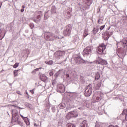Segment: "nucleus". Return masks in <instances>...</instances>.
<instances>
[{
    "instance_id": "72a5a7b5",
    "label": "nucleus",
    "mask_w": 127,
    "mask_h": 127,
    "mask_svg": "<svg viewBox=\"0 0 127 127\" xmlns=\"http://www.w3.org/2000/svg\"><path fill=\"white\" fill-rule=\"evenodd\" d=\"M103 28H105V25L101 26L100 28V30H103Z\"/></svg>"
},
{
    "instance_id": "79ce46f5",
    "label": "nucleus",
    "mask_w": 127,
    "mask_h": 127,
    "mask_svg": "<svg viewBox=\"0 0 127 127\" xmlns=\"http://www.w3.org/2000/svg\"><path fill=\"white\" fill-rule=\"evenodd\" d=\"M23 11H24V9H21V12H23Z\"/></svg>"
},
{
    "instance_id": "bb28decb",
    "label": "nucleus",
    "mask_w": 127,
    "mask_h": 127,
    "mask_svg": "<svg viewBox=\"0 0 127 127\" xmlns=\"http://www.w3.org/2000/svg\"><path fill=\"white\" fill-rule=\"evenodd\" d=\"M98 31H99V29H98L97 28H94L93 30V34H96V33H97V32H98Z\"/></svg>"
},
{
    "instance_id": "49530a36",
    "label": "nucleus",
    "mask_w": 127,
    "mask_h": 127,
    "mask_svg": "<svg viewBox=\"0 0 127 127\" xmlns=\"http://www.w3.org/2000/svg\"><path fill=\"white\" fill-rule=\"evenodd\" d=\"M54 12L55 13V12H56V10H55V9H54Z\"/></svg>"
},
{
    "instance_id": "f8f14e48",
    "label": "nucleus",
    "mask_w": 127,
    "mask_h": 127,
    "mask_svg": "<svg viewBox=\"0 0 127 127\" xmlns=\"http://www.w3.org/2000/svg\"><path fill=\"white\" fill-rule=\"evenodd\" d=\"M20 116L21 117V118H22L23 120H24V121L26 123V125H27V126H29L30 123H29L28 118H27V117H23V116H22L21 114H20Z\"/></svg>"
},
{
    "instance_id": "393cba45",
    "label": "nucleus",
    "mask_w": 127,
    "mask_h": 127,
    "mask_svg": "<svg viewBox=\"0 0 127 127\" xmlns=\"http://www.w3.org/2000/svg\"><path fill=\"white\" fill-rule=\"evenodd\" d=\"M19 70H14L13 71L14 77H17L18 76V71Z\"/></svg>"
},
{
    "instance_id": "f704fd0d",
    "label": "nucleus",
    "mask_w": 127,
    "mask_h": 127,
    "mask_svg": "<svg viewBox=\"0 0 127 127\" xmlns=\"http://www.w3.org/2000/svg\"><path fill=\"white\" fill-rule=\"evenodd\" d=\"M49 75H50V76H53V71H51L49 73Z\"/></svg>"
},
{
    "instance_id": "ea45409f",
    "label": "nucleus",
    "mask_w": 127,
    "mask_h": 127,
    "mask_svg": "<svg viewBox=\"0 0 127 127\" xmlns=\"http://www.w3.org/2000/svg\"><path fill=\"white\" fill-rule=\"evenodd\" d=\"M32 74H35L36 73V71H35V70H34L33 71H32Z\"/></svg>"
},
{
    "instance_id": "2eb2a0df",
    "label": "nucleus",
    "mask_w": 127,
    "mask_h": 127,
    "mask_svg": "<svg viewBox=\"0 0 127 127\" xmlns=\"http://www.w3.org/2000/svg\"><path fill=\"white\" fill-rule=\"evenodd\" d=\"M85 3L88 6H90L93 3V0H85Z\"/></svg>"
},
{
    "instance_id": "6e6552de",
    "label": "nucleus",
    "mask_w": 127,
    "mask_h": 127,
    "mask_svg": "<svg viewBox=\"0 0 127 127\" xmlns=\"http://www.w3.org/2000/svg\"><path fill=\"white\" fill-rule=\"evenodd\" d=\"M75 60H76V63H77L78 64H81L82 63H85V60H83L80 57L76 58Z\"/></svg>"
},
{
    "instance_id": "dca6fc26",
    "label": "nucleus",
    "mask_w": 127,
    "mask_h": 127,
    "mask_svg": "<svg viewBox=\"0 0 127 127\" xmlns=\"http://www.w3.org/2000/svg\"><path fill=\"white\" fill-rule=\"evenodd\" d=\"M122 115L125 116V120L126 121H127V109H124L123 111Z\"/></svg>"
},
{
    "instance_id": "de8ad7c7",
    "label": "nucleus",
    "mask_w": 127,
    "mask_h": 127,
    "mask_svg": "<svg viewBox=\"0 0 127 127\" xmlns=\"http://www.w3.org/2000/svg\"><path fill=\"white\" fill-rule=\"evenodd\" d=\"M51 11L52 12L53 11V9H51Z\"/></svg>"
},
{
    "instance_id": "4c0bfd02",
    "label": "nucleus",
    "mask_w": 127,
    "mask_h": 127,
    "mask_svg": "<svg viewBox=\"0 0 127 127\" xmlns=\"http://www.w3.org/2000/svg\"><path fill=\"white\" fill-rule=\"evenodd\" d=\"M17 94H18V95H21V92H20L19 91H17Z\"/></svg>"
},
{
    "instance_id": "c756f323",
    "label": "nucleus",
    "mask_w": 127,
    "mask_h": 127,
    "mask_svg": "<svg viewBox=\"0 0 127 127\" xmlns=\"http://www.w3.org/2000/svg\"><path fill=\"white\" fill-rule=\"evenodd\" d=\"M100 79V75L99 74H97L95 76L96 81H98Z\"/></svg>"
},
{
    "instance_id": "a19ab883",
    "label": "nucleus",
    "mask_w": 127,
    "mask_h": 127,
    "mask_svg": "<svg viewBox=\"0 0 127 127\" xmlns=\"http://www.w3.org/2000/svg\"><path fill=\"white\" fill-rule=\"evenodd\" d=\"M26 95L28 96V98L29 99V95H28V93L26 92Z\"/></svg>"
},
{
    "instance_id": "20e7f679",
    "label": "nucleus",
    "mask_w": 127,
    "mask_h": 127,
    "mask_svg": "<svg viewBox=\"0 0 127 127\" xmlns=\"http://www.w3.org/2000/svg\"><path fill=\"white\" fill-rule=\"evenodd\" d=\"M93 49V47H86L83 51V55L84 56H88L89 54L92 53V50Z\"/></svg>"
},
{
    "instance_id": "c03bdc74",
    "label": "nucleus",
    "mask_w": 127,
    "mask_h": 127,
    "mask_svg": "<svg viewBox=\"0 0 127 127\" xmlns=\"http://www.w3.org/2000/svg\"><path fill=\"white\" fill-rule=\"evenodd\" d=\"M66 77H67V78H69V77H70V76L69 75V74H67V75H66Z\"/></svg>"
},
{
    "instance_id": "09e8293b",
    "label": "nucleus",
    "mask_w": 127,
    "mask_h": 127,
    "mask_svg": "<svg viewBox=\"0 0 127 127\" xmlns=\"http://www.w3.org/2000/svg\"><path fill=\"white\" fill-rule=\"evenodd\" d=\"M126 127H127V123H126Z\"/></svg>"
},
{
    "instance_id": "c85d7f7f",
    "label": "nucleus",
    "mask_w": 127,
    "mask_h": 127,
    "mask_svg": "<svg viewBox=\"0 0 127 127\" xmlns=\"http://www.w3.org/2000/svg\"><path fill=\"white\" fill-rule=\"evenodd\" d=\"M88 31L85 30L84 31V35H83L84 37H86V36H88Z\"/></svg>"
},
{
    "instance_id": "e433bc0d",
    "label": "nucleus",
    "mask_w": 127,
    "mask_h": 127,
    "mask_svg": "<svg viewBox=\"0 0 127 127\" xmlns=\"http://www.w3.org/2000/svg\"><path fill=\"white\" fill-rule=\"evenodd\" d=\"M30 93H31V94H32V95H33V94H34V91H33V90H31L30 91Z\"/></svg>"
},
{
    "instance_id": "473e14b6",
    "label": "nucleus",
    "mask_w": 127,
    "mask_h": 127,
    "mask_svg": "<svg viewBox=\"0 0 127 127\" xmlns=\"http://www.w3.org/2000/svg\"><path fill=\"white\" fill-rule=\"evenodd\" d=\"M30 28H31V29H32L33 28V27H34V25L33 24H30Z\"/></svg>"
},
{
    "instance_id": "ddd939ff",
    "label": "nucleus",
    "mask_w": 127,
    "mask_h": 127,
    "mask_svg": "<svg viewBox=\"0 0 127 127\" xmlns=\"http://www.w3.org/2000/svg\"><path fill=\"white\" fill-rule=\"evenodd\" d=\"M116 45L117 46V51L119 48H122L123 47V42L121 41L120 42H117Z\"/></svg>"
},
{
    "instance_id": "7ed1b4c3",
    "label": "nucleus",
    "mask_w": 127,
    "mask_h": 127,
    "mask_svg": "<svg viewBox=\"0 0 127 127\" xmlns=\"http://www.w3.org/2000/svg\"><path fill=\"white\" fill-rule=\"evenodd\" d=\"M106 49V46L105 44L102 43L100 44L97 48V52L98 54H105L104 51Z\"/></svg>"
},
{
    "instance_id": "412c9836",
    "label": "nucleus",
    "mask_w": 127,
    "mask_h": 127,
    "mask_svg": "<svg viewBox=\"0 0 127 127\" xmlns=\"http://www.w3.org/2000/svg\"><path fill=\"white\" fill-rule=\"evenodd\" d=\"M59 89L60 90H62V93H64V92H65V87L64 85H62L59 86Z\"/></svg>"
},
{
    "instance_id": "4468645a",
    "label": "nucleus",
    "mask_w": 127,
    "mask_h": 127,
    "mask_svg": "<svg viewBox=\"0 0 127 127\" xmlns=\"http://www.w3.org/2000/svg\"><path fill=\"white\" fill-rule=\"evenodd\" d=\"M99 64H101V65H103V66H105L108 64V62L106 60H100L99 61Z\"/></svg>"
},
{
    "instance_id": "9d476101",
    "label": "nucleus",
    "mask_w": 127,
    "mask_h": 127,
    "mask_svg": "<svg viewBox=\"0 0 127 127\" xmlns=\"http://www.w3.org/2000/svg\"><path fill=\"white\" fill-rule=\"evenodd\" d=\"M72 118H77L78 117V112L76 111L69 112Z\"/></svg>"
},
{
    "instance_id": "f3484780",
    "label": "nucleus",
    "mask_w": 127,
    "mask_h": 127,
    "mask_svg": "<svg viewBox=\"0 0 127 127\" xmlns=\"http://www.w3.org/2000/svg\"><path fill=\"white\" fill-rule=\"evenodd\" d=\"M66 30L71 33V31H72V26L71 25H68L66 26Z\"/></svg>"
},
{
    "instance_id": "2f4dec72",
    "label": "nucleus",
    "mask_w": 127,
    "mask_h": 127,
    "mask_svg": "<svg viewBox=\"0 0 127 127\" xmlns=\"http://www.w3.org/2000/svg\"><path fill=\"white\" fill-rule=\"evenodd\" d=\"M108 127H119V126L118 125L114 126L113 125H109Z\"/></svg>"
},
{
    "instance_id": "7c9ffc66",
    "label": "nucleus",
    "mask_w": 127,
    "mask_h": 127,
    "mask_svg": "<svg viewBox=\"0 0 127 127\" xmlns=\"http://www.w3.org/2000/svg\"><path fill=\"white\" fill-rule=\"evenodd\" d=\"M98 24H102L103 23V20L100 19L98 20Z\"/></svg>"
},
{
    "instance_id": "9b49d317",
    "label": "nucleus",
    "mask_w": 127,
    "mask_h": 127,
    "mask_svg": "<svg viewBox=\"0 0 127 127\" xmlns=\"http://www.w3.org/2000/svg\"><path fill=\"white\" fill-rule=\"evenodd\" d=\"M95 98H96V100H94L93 101V103H96V102H99V101H100V100H101L102 99V98L101 97V96L99 95V96H95V95H93V97H92V101L93 100H94V99H95Z\"/></svg>"
},
{
    "instance_id": "b1692460",
    "label": "nucleus",
    "mask_w": 127,
    "mask_h": 127,
    "mask_svg": "<svg viewBox=\"0 0 127 127\" xmlns=\"http://www.w3.org/2000/svg\"><path fill=\"white\" fill-rule=\"evenodd\" d=\"M45 63L47 64V65H52L53 64V61L52 60H50L45 62Z\"/></svg>"
},
{
    "instance_id": "a211bd4d",
    "label": "nucleus",
    "mask_w": 127,
    "mask_h": 127,
    "mask_svg": "<svg viewBox=\"0 0 127 127\" xmlns=\"http://www.w3.org/2000/svg\"><path fill=\"white\" fill-rule=\"evenodd\" d=\"M36 16V19L34 18H33V20L35 22H37V21H39V20H40V18L41 17L40 15H35Z\"/></svg>"
},
{
    "instance_id": "4be33fe9",
    "label": "nucleus",
    "mask_w": 127,
    "mask_h": 127,
    "mask_svg": "<svg viewBox=\"0 0 127 127\" xmlns=\"http://www.w3.org/2000/svg\"><path fill=\"white\" fill-rule=\"evenodd\" d=\"M66 127H76V125H75L74 124L69 123L66 125Z\"/></svg>"
},
{
    "instance_id": "39448f33",
    "label": "nucleus",
    "mask_w": 127,
    "mask_h": 127,
    "mask_svg": "<svg viewBox=\"0 0 127 127\" xmlns=\"http://www.w3.org/2000/svg\"><path fill=\"white\" fill-rule=\"evenodd\" d=\"M46 38L47 40H49V41H52L54 39H56V37L53 33H49V34L46 36Z\"/></svg>"
},
{
    "instance_id": "5701e85b",
    "label": "nucleus",
    "mask_w": 127,
    "mask_h": 127,
    "mask_svg": "<svg viewBox=\"0 0 127 127\" xmlns=\"http://www.w3.org/2000/svg\"><path fill=\"white\" fill-rule=\"evenodd\" d=\"M42 13V12L41 11H37L35 13V15H40V16H41V14Z\"/></svg>"
},
{
    "instance_id": "a878e982",
    "label": "nucleus",
    "mask_w": 127,
    "mask_h": 127,
    "mask_svg": "<svg viewBox=\"0 0 127 127\" xmlns=\"http://www.w3.org/2000/svg\"><path fill=\"white\" fill-rule=\"evenodd\" d=\"M86 126H87V121L84 120L82 122V125L81 127H86Z\"/></svg>"
},
{
    "instance_id": "1a4fd4ad",
    "label": "nucleus",
    "mask_w": 127,
    "mask_h": 127,
    "mask_svg": "<svg viewBox=\"0 0 127 127\" xmlns=\"http://www.w3.org/2000/svg\"><path fill=\"white\" fill-rule=\"evenodd\" d=\"M40 79L43 82H46L48 79V78H47V77L44 74H41L40 75Z\"/></svg>"
},
{
    "instance_id": "0eeeda50",
    "label": "nucleus",
    "mask_w": 127,
    "mask_h": 127,
    "mask_svg": "<svg viewBox=\"0 0 127 127\" xmlns=\"http://www.w3.org/2000/svg\"><path fill=\"white\" fill-rule=\"evenodd\" d=\"M123 43V47L127 49V37L124 38L122 40Z\"/></svg>"
},
{
    "instance_id": "f03ea898",
    "label": "nucleus",
    "mask_w": 127,
    "mask_h": 127,
    "mask_svg": "<svg viewBox=\"0 0 127 127\" xmlns=\"http://www.w3.org/2000/svg\"><path fill=\"white\" fill-rule=\"evenodd\" d=\"M93 91V88L92 87V85L89 84L87 87H86L85 91H84V95L85 97H90L92 95V91Z\"/></svg>"
},
{
    "instance_id": "c9c22d12",
    "label": "nucleus",
    "mask_w": 127,
    "mask_h": 127,
    "mask_svg": "<svg viewBox=\"0 0 127 127\" xmlns=\"http://www.w3.org/2000/svg\"><path fill=\"white\" fill-rule=\"evenodd\" d=\"M41 69V68H36L35 69V71L36 72H37L38 71H39V69Z\"/></svg>"
},
{
    "instance_id": "58836bf2",
    "label": "nucleus",
    "mask_w": 127,
    "mask_h": 127,
    "mask_svg": "<svg viewBox=\"0 0 127 127\" xmlns=\"http://www.w3.org/2000/svg\"><path fill=\"white\" fill-rule=\"evenodd\" d=\"M67 14L68 15H71V12H67Z\"/></svg>"
},
{
    "instance_id": "a18cd8bd",
    "label": "nucleus",
    "mask_w": 127,
    "mask_h": 127,
    "mask_svg": "<svg viewBox=\"0 0 127 127\" xmlns=\"http://www.w3.org/2000/svg\"><path fill=\"white\" fill-rule=\"evenodd\" d=\"M34 126H36V127H37V124L36 123H34Z\"/></svg>"
},
{
    "instance_id": "37998d69",
    "label": "nucleus",
    "mask_w": 127,
    "mask_h": 127,
    "mask_svg": "<svg viewBox=\"0 0 127 127\" xmlns=\"http://www.w3.org/2000/svg\"><path fill=\"white\" fill-rule=\"evenodd\" d=\"M22 7L23 9H24V8H25V6H24V5L22 6Z\"/></svg>"
},
{
    "instance_id": "aec40b11",
    "label": "nucleus",
    "mask_w": 127,
    "mask_h": 127,
    "mask_svg": "<svg viewBox=\"0 0 127 127\" xmlns=\"http://www.w3.org/2000/svg\"><path fill=\"white\" fill-rule=\"evenodd\" d=\"M64 35H65V36H69V35H70L71 34V33L70 32H68V31H67V30H65L64 31Z\"/></svg>"
},
{
    "instance_id": "f257e3e1",
    "label": "nucleus",
    "mask_w": 127,
    "mask_h": 127,
    "mask_svg": "<svg viewBox=\"0 0 127 127\" xmlns=\"http://www.w3.org/2000/svg\"><path fill=\"white\" fill-rule=\"evenodd\" d=\"M18 115V111L16 109L12 110V122L13 123H15V122H17L19 118H20L19 116H17Z\"/></svg>"
},
{
    "instance_id": "6ab92c4d",
    "label": "nucleus",
    "mask_w": 127,
    "mask_h": 127,
    "mask_svg": "<svg viewBox=\"0 0 127 127\" xmlns=\"http://www.w3.org/2000/svg\"><path fill=\"white\" fill-rule=\"evenodd\" d=\"M65 118H66V119H67V120H71V119H72V118H73V117H72V115H71V113L70 112H69L66 115Z\"/></svg>"
},
{
    "instance_id": "cd10ccee",
    "label": "nucleus",
    "mask_w": 127,
    "mask_h": 127,
    "mask_svg": "<svg viewBox=\"0 0 127 127\" xmlns=\"http://www.w3.org/2000/svg\"><path fill=\"white\" fill-rule=\"evenodd\" d=\"M18 66H19V63H16L14 65V66H13V68L14 69H15V68H17V67H18Z\"/></svg>"
},
{
    "instance_id": "423d86ee",
    "label": "nucleus",
    "mask_w": 127,
    "mask_h": 127,
    "mask_svg": "<svg viewBox=\"0 0 127 127\" xmlns=\"http://www.w3.org/2000/svg\"><path fill=\"white\" fill-rule=\"evenodd\" d=\"M117 51L119 53L118 55L119 57L121 58V59H124V57H125V54L124 53V50H123V48H119Z\"/></svg>"
}]
</instances>
